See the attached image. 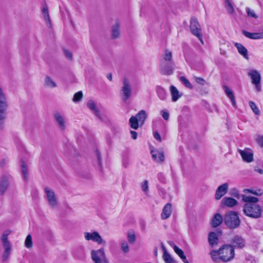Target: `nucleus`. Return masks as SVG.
Instances as JSON below:
<instances>
[{
	"label": "nucleus",
	"mask_w": 263,
	"mask_h": 263,
	"mask_svg": "<svg viewBox=\"0 0 263 263\" xmlns=\"http://www.w3.org/2000/svg\"><path fill=\"white\" fill-rule=\"evenodd\" d=\"M241 197L242 201L246 202L243 206V213L251 218H260L262 210L261 206L257 203L258 199L257 197L245 195H242Z\"/></svg>",
	"instance_id": "obj_1"
},
{
	"label": "nucleus",
	"mask_w": 263,
	"mask_h": 263,
	"mask_svg": "<svg viewBox=\"0 0 263 263\" xmlns=\"http://www.w3.org/2000/svg\"><path fill=\"white\" fill-rule=\"evenodd\" d=\"M210 254L214 262H229L234 258L235 251L231 245H224L217 250H212Z\"/></svg>",
	"instance_id": "obj_2"
},
{
	"label": "nucleus",
	"mask_w": 263,
	"mask_h": 263,
	"mask_svg": "<svg viewBox=\"0 0 263 263\" xmlns=\"http://www.w3.org/2000/svg\"><path fill=\"white\" fill-rule=\"evenodd\" d=\"M226 225L230 229H236L240 224V220L236 212L231 211L227 213L223 219Z\"/></svg>",
	"instance_id": "obj_3"
},
{
	"label": "nucleus",
	"mask_w": 263,
	"mask_h": 263,
	"mask_svg": "<svg viewBox=\"0 0 263 263\" xmlns=\"http://www.w3.org/2000/svg\"><path fill=\"white\" fill-rule=\"evenodd\" d=\"M7 107L6 97L2 89L0 88V128H3L5 120L6 118Z\"/></svg>",
	"instance_id": "obj_4"
},
{
	"label": "nucleus",
	"mask_w": 263,
	"mask_h": 263,
	"mask_svg": "<svg viewBox=\"0 0 263 263\" xmlns=\"http://www.w3.org/2000/svg\"><path fill=\"white\" fill-rule=\"evenodd\" d=\"M132 94V88L130 83L127 78H124L123 85L121 87L120 96L122 100L126 102L131 97Z\"/></svg>",
	"instance_id": "obj_5"
},
{
	"label": "nucleus",
	"mask_w": 263,
	"mask_h": 263,
	"mask_svg": "<svg viewBox=\"0 0 263 263\" xmlns=\"http://www.w3.org/2000/svg\"><path fill=\"white\" fill-rule=\"evenodd\" d=\"M45 197L47 199L48 204L52 209H55L58 205V200L53 190L49 187L46 186L44 189Z\"/></svg>",
	"instance_id": "obj_6"
},
{
	"label": "nucleus",
	"mask_w": 263,
	"mask_h": 263,
	"mask_svg": "<svg viewBox=\"0 0 263 263\" xmlns=\"http://www.w3.org/2000/svg\"><path fill=\"white\" fill-rule=\"evenodd\" d=\"M248 75L251 79L252 83L255 86L256 90L259 92L261 90V76L259 71L257 70L251 69L248 73Z\"/></svg>",
	"instance_id": "obj_7"
},
{
	"label": "nucleus",
	"mask_w": 263,
	"mask_h": 263,
	"mask_svg": "<svg viewBox=\"0 0 263 263\" xmlns=\"http://www.w3.org/2000/svg\"><path fill=\"white\" fill-rule=\"evenodd\" d=\"M10 234V231H6L1 236V240L3 246L4 248L3 258L4 260H6L9 257L11 250V246L10 242L8 240L7 237Z\"/></svg>",
	"instance_id": "obj_8"
},
{
	"label": "nucleus",
	"mask_w": 263,
	"mask_h": 263,
	"mask_svg": "<svg viewBox=\"0 0 263 263\" xmlns=\"http://www.w3.org/2000/svg\"><path fill=\"white\" fill-rule=\"evenodd\" d=\"M190 30L192 34L197 37L201 43L203 44L200 26L195 17L191 18L190 21Z\"/></svg>",
	"instance_id": "obj_9"
},
{
	"label": "nucleus",
	"mask_w": 263,
	"mask_h": 263,
	"mask_svg": "<svg viewBox=\"0 0 263 263\" xmlns=\"http://www.w3.org/2000/svg\"><path fill=\"white\" fill-rule=\"evenodd\" d=\"M160 72L164 75H171L173 73L175 68L174 61L160 62Z\"/></svg>",
	"instance_id": "obj_10"
},
{
	"label": "nucleus",
	"mask_w": 263,
	"mask_h": 263,
	"mask_svg": "<svg viewBox=\"0 0 263 263\" xmlns=\"http://www.w3.org/2000/svg\"><path fill=\"white\" fill-rule=\"evenodd\" d=\"M91 255L92 259L95 263H104L106 261V256L103 249L92 250Z\"/></svg>",
	"instance_id": "obj_11"
},
{
	"label": "nucleus",
	"mask_w": 263,
	"mask_h": 263,
	"mask_svg": "<svg viewBox=\"0 0 263 263\" xmlns=\"http://www.w3.org/2000/svg\"><path fill=\"white\" fill-rule=\"evenodd\" d=\"M84 238L86 240H92L98 244L105 243L100 235L98 232L94 231L93 232H85L84 233Z\"/></svg>",
	"instance_id": "obj_12"
},
{
	"label": "nucleus",
	"mask_w": 263,
	"mask_h": 263,
	"mask_svg": "<svg viewBox=\"0 0 263 263\" xmlns=\"http://www.w3.org/2000/svg\"><path fill=\"white\" fill-rule=\"evenodd\" d=\"M243 161L247 163L251 162L253 160V153L251 149L246 148L243 150L238 149Z\"/></svg>",
	"instance_id": "obj_13"
},
{
	"label": "nucleus",
	"mask_w": 263,
	"mask_h": 263,
	"mask_svg": "<svg viewBox=\"0 0 263 263\" xmlns=\"http://www.w3.org/2000/svg\"><path fill=\"white\" fill-rule=\"evenodd\" d=\"M230 245L233 247L234 249L235 248H242L245 245V240L241 236L235 235L232 238Z\"/></svg>",
	"instance_id": "obj_14"
},
{
	"label": "nucleus",
	"mask_w": 263,
	"mask_h": 263,
	"mask_svg": "<svg viewBox=\"0 0 263 263\" xmlns=\"http://www.w3.org/2000/svg\"><path fill=\"white\" fill-rule=\"evenodd\" d=\"M229 185L224 183L219 186L216 190L215 198L216 200H219L222 196L225 195L228 191Z\"/></svg>",
	"instance_id": "obj_15"
},
{
	"label": "nucleus",
	"mask_w": 263,
	"mask_h": 263,
	"mask_svg": "<svg viewBox=\"0 0 263 263\" xmlns=\"http://www.w3.org/2000/svg\"><path fill=\"white\" fill-rule=\"evenodd\" d=\"M237 203L238 202L236 199L232 197H224L221 200V206L222 208H233L236 205Z\"/></svg>",
	"instance_id": "obj_16"
},
{
	"label": "nucleus",
	"mask_w": 263,
	"mask_h": 263,
	"mask_svg": "<svg viewBox=\"0 0 263 263\" xmlns=\"http://www.w3.org/2000/svg\"><path fill=\"white\" fill-rule=\"evenodd\" d=\"M54 116L59 128L62 130H65L66 125V121L64 117L63 116H62L59 112L55 113Z\"/></svg>",
	"instance_id": "obj_17"
},
{
	"label": "nucleus",
	"mask_w": 263,
	"mask_h": 263,
	"mask_svg": "<svg viewBox=\"0 0 263 263\" xmlns=\"http://www.w3.org/2000/svg\"><path fill=\"white\" fill-rule=\"evenodd\" d=\"M88 108L100 120L102 121L103 119L101 117L99 110L97 107L94 101L89 100L87 103Z\"/></svg>",
	"instance_id": "obj_18"
},
{
	"label": "nucleus",
	"mask_w": 263,
	"mask_h": 263,
	"mask_svg": "<svg viewBox=\"0 0 263 263\" xmlns=\"http://www.w3.org/2000/svg\"><path fill=\"white\" fill-rule=\"evenodd\" d=\"M242 33L245 36L250 39L258 40L263 39V31L261 32L251 33L248 31L243 30Z\"/></svg>",
	"instance_id": "obj_19"
},
{
	"label": "nucleus",
	"mask_w": 263,
	"mask_h": 263,
	"mask_svg": "<svg viewBox=\"0 0 263 263\" xmlns=\"http://www.w3.org/2000/svg\"><path fill=\"white\" fill-rule=\"evenodd\" d=\"M235 46L237 48L238 52L241 54L245 59L248 60V52L247 48L240 43H236Z\"/></svg>",
	"instance_id": "obj_20"
},
{
	"label": "nucleus",
	"mask_w": 263,
	"mask_h": 263,
	"mask_svg": "<svg viewBox=\"0 0 263 263\" xmlns=\"http://www.w3.org/2000/svg\"><path fill=\"white\" fill-rule=\"evenodd\" d=\"M172 205L170 203H167L163 208L161 217L162 219L168 218L172 213Z\"/></svg>",
	"instance_id": "obj_21"
},
{
	"label": "nucleus",
	"mask_w": 263,
	"mask_h": 263,
	"mask_svg": "<svg viewBox=\"0 0 263 263\" xmlns=\"http://www.w3.org/2000/svg\"><path fill=\"white\" fill-rule=\"evenodd\" d=\"M170 92L172 96V101L174 102H176L182 96V94L180 93L177 88L172 85L170 88Z\"/></svg>",
	"instance_id": "obj_22"
},
{
	"label": "nucleus",
	"mask_w": 263,
	"mask_h": 263,
	"mask_svg": "<svg viewBox=\"0 0 263 263\" xmlns=\"http://www.w3.org/2000/svg\"><path fill=\"white\" fill-rule=\"evenodd\" d=\"M208 242L211 247H214L218 243V238L217 234L213 232H211L209 234Z\"/></svg>",
	"instance_id": "obj_23"
},
{
	"label": "nucleus",
	"mask_w": 263,
	"mask_h": 263,
	"mask_svg": "<svg viewBox=\"0 0 263 263\" xmlns=\"http://www.w3.org/2000/svg\"><path fill=\"white\" fill-rule=\"evenodd\" d=\"M222 221L223 218L222 216L220 214L217 213L213 218L211 226L213 228H216L222 223Z\"/></svg>",
	"instance_id": "obj_24"
},
{
	"label": "nucleus",
	"mask_w": 263,
	"mask_h": 263,
	"mask_svg": "<svg viewBox=\"0 0 263 263\" xmlns=\"http://www.w3.org/2000/svg\"><path fill=\"white\" fill-rule=\"evenodd\" d=\"M156 91L159 98L161 100H165L166 99V92L165 90L160 86H157L156 88Z\"/></svg>",
	"instance_id": "obj_25"
},
{
	"label": "nucleus",
	"mask_w": 263,
	"mask_h": 263,
	"mask_svg": "<svg viewBox=\"0 0 263 263\" xmlns=\"http://www.w3.org/2000/svg\"><path fill=\"white\" fill-rule=\"evenodd\" d=\"M170 61H174L172 58V52L168 49H165L164 53L162 55V59L160 60V62Z\"/></svg>",
	"instance_id": "obj_26"
},
{
	"label": "nucleus",
	"mask_w": 263,
	"mask_h": 263,
	"mask_svg": "<svg viewBox=\"0 0 263 263\" xmlns=\"http://www.w3.org/2000/svg\"><path fill=\"white\" fill-rule=\"evenodd\" d=\"M135 117L137 118L139 122H140V126H142L147 118V114L145 110H141L136 115Z\"/></svg>",
	"instance_id": "obj_27"
},
{
	"label": "nucleus",
	"mask_w": 263,
	"mask_h": 263,
	"mask_svg": "<svg viewBox=\"0 0 263 263\" xmlns=\"http://www.w3.org/2000/svg\"><path fill=\"white\" fill-rule=\"evenodd\" d=\"M224 88V91H225L226 95L229 98V99L231 100L232 105L234 107H235L236 102V101L235 99L233 93V92L231 91V90L228 87H227L226 86H225Z\"/></svg>",
	"instance_id": "obj_28"
},
{
	"label": "nucleus",
	"mask_w": 263,
	"mask_h": 263,
	"mask_svg": "<svg viewBox=\"0 0 263 263\" xmlns=\"http://www.w3.org/2000/svg\"><path fill=\"white\" fill-rule=\"evenodd\" d=\"M8 186V179L4 177L0 183V194H3Z\"/></svg>",
	"instance_id": "obj_29"
},
{
	"label": "nucleus",
	"mask_w": 263,
	"mask_h": 263,
	"mask_svg": "<svg viewBox=\"0 0 263 263\" xmlns=\"http://www.w3.org/2000/svg\"><path fill=\"white\" fill-rule=\"evenodd\" d=\"M129 123L130 127L134 129H137L140 125V122H139L138 119L135 116H132L129 120Z\"/></svg>",
	"instance_id": "obj_30"
},
{
	"label": "nucleus",
	"mask_w": 263,
	"mask_h": 263,
	"mask_svg": "<svg viewBox=\"0 0 263 263\" xmlns=\"http://www.w3.org/2000/svg\"><path fill=\"white\" fill-rule=\"evenodd\" d=\"M174 251L180 257L184 263H190L186 259V256L184 255L183 251L178 247H175Z\"/></svg>",
	"instance_id": "obj_31"
},
{
	"label": "nucleus",
	"mask_w": 263,
	"mask_h": 263,
	"mask_svg": "<svg viewBox=\"0 0 263 263\" xmlns=\"http://www.w3.org/2000/svg\"><path fill=\"white\" fill-rule=\"evenodd\" d=\"M153 158L157 160V162L161 163L164 160V155L163 152H158L157 154H152Z\"/></svg>",
	"instance_id": "obj_32"
},
{
	"label": "nucleus",
	"mask_w": 263,
	"mask_h": 263,
	"mask_svg": "<svg viewBox=\"0 0 263 263\" xmlns=\"http://www.w3.org/2000/svg\"><path fill=\"white\" fill-rule=\"evenodd\" d=\"M119 24L116 22L112 27V36L113 38H117L119 36Z\"/></svg>",
	"instance_id": "obj_33"
},
{
	"label": "nucleus",
	"mask_w": 263,
	"mask_h": 263,
	"mask_svg": "<svg viewBox=\"0 0 263 263\" xmlns=\"http://www.w3.org/2000/svg\"><path fill=\"white\" fill-rule=\"evenodd\" d=\"M42 12L44 16V20L47 23H50V20L48 12V7L45 5L42 9Z\"/></svg>",
	"instance_id": "obj_34"
},
{
	"label": "nucleus",
	"mask_w": 263,
	"mask_h": 263,
	"mask_svg": "<svg viewBox=\"0 0 263 263\" xmlns=\"http://www.w3.org/2000/svg\"><path fill=\"white\" fill-rule=\"evenodd\" d=\"M225 7L227 11V12L229 14L233 13L234 11V9L233 6L232 4L231 3L230 0H226L225 1Z\"/></svg>",
	"instance_id": "obj_35"
},
{
	"label": "nucleus",
	"mask_w": 263,
	"mask_h": 263,
	"mask_svg": "<svg viewBox=\"0 0 263 263\" xmlns=\"http://www.w3.org/2000/svg\"><path fill=\"white\" fill-rule=\"evenodd\" d=\"M162 258L165 263H175V260L168 253L163 254Z\"/></svg>",
	"instance_id": "obj_36"
},
{
	"label": "nucleus",
	"mask_w": 263,
	"mask_h": 263,
	"mask_svg": "<svg viewBox=\"0 0 263 263\" xmlns=\"http://www.w3.org/2000/svg\"><path fill=\"white\" fill-rule=\"evenodd\" d=\"M249 104L250 108L255 115H258L260 114V111L254 102L250 101Z\"/></svg>",
	"instance_id": "obj_37"
},
{
	"label": "nucleus",
	"mask_w": 263,
	"mask_h": 263,
	"mask_svg": "<svg viewBox=\"0 0 263 263\" xmlns=\"http://www.w3.org/2000/svg\"><path fill=\"white\" fill-rule=\"evenodd\" d=\"M245 193H252L254 195H257V196H260L262 194V192L260 189L258 190H250V189H245L243 191Z\"/></svg>",
	"instance_id": "obj_38"
},
{
	"label": "nucleus",
	"mask_w": 263,
	"mask_h": 263,
	"mask_svg": "<svg viewBox=\"0 0 263 263\" xmlns=\"http://www.w3.org/2000/svg\"><path fill=\"white\" fill-rule=\"evenodd\" d=\"M45 84L46 86L50 87H56L55 83L49 77H47L45 79Z\"/></svg>",
	"instance_id": "obj_39"
},
{
	"label": "nucleus",
	"mask_w": 263,
	"mask_h": 263,
	"mask_svg": "<svg viewBox=\"0 0 263 263\" xmlns=\"http://www.w3.org/2000/svg\"><path fill=\"white\" fill-rule=\"evenodd\" d=\"M25 246L27 248H31L32 247V237L31 235H28L26 237Z\"/></svg>",
	"instance_id": "obj_40"
},
{
	"label": "nucleus",
	"mask_w": 263,
	"mask_h": 263,
	"mask_svg": "<svg viewBox=\"0 0 263 263\" xmlns=\"http://www.w3.org/2000/svg\"><path fill=\"white\" fill-rule=\"evenodd\" d=\"M82 92L81 91H79L74 95L72 100L75 102L80 101L82 98Z\"/></svg>",
	"instance_id": "obj_41"
},
{
	"label": "nucleus",
	"mask_w": 263,
	"mask_h": 263,
	"mask_svg": "<svg viewBox=\"0 0 263 263\" xmlns=\"http://www.w3.org/2000/svg\"><path fill=\"white\" fill-rule=\"evenodd\" d=\"M246 10L248 16L252 17L254 18H257V15L255 14V12L253 10H251L248 7L246 8Z\"/></svg>",
	"instance_id": "obj_42"
},
{
	"label": "nucleus",
	"mask_w": 263,
	"mask_h": 263,
	"mask_svg": "<svg viewBox=\"0 0 263 263\" xmlns=\"http://www.w3.org/2000/svg\"><path fill=\"white\" fill-rule=\"evenodd\" d=\"M121 247L122 250L124 253H127L129 252V247H128V243L126 241H124L122 242L121 244Z\"/></svg>",
	"instance_id": "obj_43"
},
{
	"label": "nucleus",
	"mask_w": 263,
	"mask_h": 263,
	"mask_svg": "<svg viewBox=\"0 0 263 263\" xmlns=\"http://www.w3.org/2000/svg\"><path fill=\"white\" fill-rule=\"evenodd\" d=\"M142 190L146 194L148 189V183L147 180H144L141 185Z\"/></svg>",
	"instance_id": "obj_44"
},
{
	"label": "nucleus",
	"mask_w": 263,
	"mask_h": 263,
	"mask_svg": "<svg viewBox=\"0 0 263 263\" xmlns=\"http://www.w3.org/2000/svg\"><path fill=\"white\" fill-rule=\"evenodd\" d=\"M180 81L184 84V85L187 88H192V86L187 79L184 77L180 78Z\"/></svg>",
	"instance_id": "obj_45"
},
{
	"label": "nucleus",
	"mask_w": 263,
	"mask_h": 263,
	"mask_svg": "<svg viewBox=\"0 0 263 263\" xmlns=\"http://www.w3.org/2000/svg\"><path fill=\"white\" fill-rule=\"evenodd\" d=\"M22 173L25 179H27L28 177V167L27 165H22Z\"/></svg>",
	"instance_id": "obj_46"
},
{
	"label": "nucleus",
	"mask_w": 263,
	"mask_h": 263,
	"mask_svg": "<svg viewBox=\"0 0 263 263\" xmlns=\"http://www.w3.org/2000/svg\"><path fill=\"white\" fill-rule=\"evenodd\" d=\"M194 79L197 83L201 85H204L206 84V81L202 78L195 77Z\"/></svg>",
	"instance_id": "obj_47"
},
{
	"label": "nucleus",
	"mask_w": 263,
	"mask_h": 263,
	"mask_svg": "<svg viewBox=\"0 0 263 263\" xmlns=\"http://www.w3.org/2000/svg\"><path fill=\"white\" fill-rule=\"evenodd\" d=\"M256 141L260 147H263V136L258 135L256 139Z\"/></svg>",
	"instance_id": "obj_48"
},
{
	"label": "nucleus",
	"mask_w": 263,
	"mask_h": 263,
	"mask_svg": "<svg viewBox=\"0 0 263 263\" xmlns=\"http://www.w3.org/2000/svg\"><path fill=\"white\" fill-rule=\"evenodd\" d=\"M230 194L232 196H234L236 198H239V193L237 189L234 188L231 190Z\"/></svg>",
	"instance_id": "obj_49"
},
{
	"label": "nucleus",
	"mask_w": 263,
	"mask_h": 263,
	"mask_svg": "<svg viewBox=\"0 0 263 263\" xmlns=\"http://www.w3.org/2000/svg\"><path fill=\"white\" fill-rule=\"evenodd\" d=\"M161 114L163 117V118L167 121L169 119V117H170V114L168 113V112H167V111H165V110H162L161 111Z\"/></svg>",
	"instance_id": "obj_50"
},
{
	"label": "nucleus",
	"mask_w": 263,
	"mask_h": 263,
	"mask_svg": "<svg viewBox=\"0 0 263 263\" xmlns=\"http://www.w3.org/2000/svg\"><path fill=\"white\" fill-rule=\"evenodd\" d=\"M128 240L129 242L133 243L135 241V235L134 234H129L128 235Z\"/></svg>",
	"instance_id": "obj_51"
},
{
	"label": "nucleus",
	"mask_w": 263,
	"mask_h": 263,
	"mask_svg": "<svg viewBox=\"0 0 263 263\" xmlns=\"http://www.w3.org/2000/svg\"><path fill=\"white\" fill-rule=\"evenodd\" d=\"M64 53L67 59L69 60H71L72 59V54L71 52L67 50H64Z\"/></svg>",
	"instance_id": "obj_52"
},
{
	"label": "nucleus",
	"mask_w": 263,
	"mask_h": 263,
	"mask_svg": "<svg viewBox=\"0 0 263 263\" xmlns=\"http://www.w3.org/2000/svg\"><path fill=\"white\" fill-rule=\"evenodd\" d=\"M154 137L156 140H157L159 142L161 141V136L157 132H155L154 133Z\"/></svg>",
	"instance_id": "obj_53"
},
{
	"label": "nucleus",
	"mask_w": 263,
	"mask_h": 263,
	"mask_svg": "<svg viewBox=\"0 0 263 263\" xmlns=\"http://www.w3.org/2000/svg\"><path fill=\"white\" fill-rule=\"evenodd\" d=\"M130 134L133 139H136L137 138V133L134 130L130 131Z\"/></svg>",
	"instance_id": "obj_54"
},
{
	"label": "nucleus",
	"mask_w": 263,
	"mask_h": 263,
	"mask_svg": "<svg viewBox=\"0 0 263 263\" xmlns=\"http://www.w3.org/2000/svg\"><path fill=\"white\" fill-rule=\"evenodd\" d=\"M254 170L256 172L259 173L260 174H263V168H259L258 166H256L254 168Z\"/></svg>",
	"instance_id": "obj_55"
},
{
	"label": "nucleus",
	"mask_w": 263,
	"mask_h": 263,
	"mask_svg": "<svg viewBox=\"0 0 263 263\" xmlns=\"http://www.w3.org/2000/svg\"><path fill=\"white\" fill-rule=\"evenodd\" d=\"M96 154L97 155L99 164H101V156H100V154L98 150H96Z\"/></svg>",
	"instance_id": "obj_56"
},
{
	"label": "nucleus",
	"mask_w": 263,
	"mask_h": 263,
	"mask_svg": "<svg viewBox=\"0 0 263 263\" xmlns=\"http://www.w3.org/2000/svg\"><path fill=\"white\" fill-rule=\"evenodd\" d=\"M167 243L171 247H172L174 249V250L175 251V247H177V246L175 245V243L173 242V241H167Z\"/></svg>",
	"instance_id": "obj_57"
},
{
	"label": "nucleus",
	"mask_w": 263,
	"mask_h": 263,
	"mask_svg": "<svg viewBox=\"0 0 263 263\" xmlns=\"http://www.w3.org/2000/svg\"><path fill=\"white\" fill-rule=\"evenodd\" d=\"M161 248L162 249V251L163 252V254H165V253H168V252L163 243H161Z\"/></svg>",
	"instance_id": "obj_58"
},
{
	"label": "nucleus",
	"mask_w": 263,
	"mask_h": 263,
	"mask_svg": "<svg viewBox=\"0 0 263 263\" xmlns=\"http://www.w3.org/2000/svg\"><path fill=\"white\" fill-rule=\"evenodd\" d=\"M107 77L109 81L112 80V74L111 73L108 74Z\"/></svg>",
	"instance_id": "obj_59"
},
{
	"label": "nucleus",
	"mask_w": 263,
	"mask_h": 263,
	"mask_svg": "<svg viewBox=\"0 0 263 263\" xmlns=\"http://www.w3.org/2000/svg\"><path fill=\"white\" fill-rule=\"evenodd\" d=\"M154 254H155V255L156 256H157V255H158V251H157V248H155Z\"/></svg>",
	"instance_id": "obj_60"
},
{
	"label": "nucleus",
	"mask_w": 263,
	"mask_h": 263,
	"mask_svg": "<svg viewBox=\"0 0 263 263\" xmlns=\"http://www.w3.org/2000/svg\"><path fill=\"white\" fill-rule=\"evenodd\" d=\"M27 163H28L27 161H25V160H22V164H22V165L26 164Z\"/></svg>",
	"instance_id": "obj_61"
},
{
	"label": "nucleus",
	"mask_w": 263,
	"mask_h": 263,
	"mask_svg": "<svg viewBox=\"0 0 263 263\" xmlns=\"http://www.w3.org/2000/svg\"><path fill=\"white\" fill-rule=\"evenodd\" d=\"M97 170L100 171V172H101L102 171V167L101 166V165H99L98 166V167L97 168Z\"/></svg>",
	"instance_id": "obj_62"
}]
</instances>
